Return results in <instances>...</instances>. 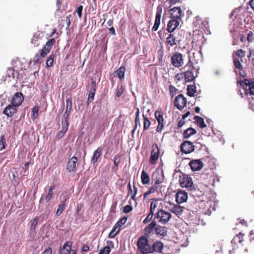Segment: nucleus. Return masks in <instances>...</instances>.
<instances>
[{
  "mask_svg": "<svg viewBox=\"0 0 254 254\" xmlns=\"http://www.w3.org/2000/svg\"><path fill=\"white\" fill-rule=\"evenodd\" d=\"M137 252L140 254H150L151 244L146 236L139 237L136 242Z\"/></svg>",
  "mask_w": 254,
  "mask_h": 254,
  "instance_id": "obj_1",
  "label": "nucleus"
},
{
  "mask_svg": "<svg viewBox=\"0 0 254 254\" xmlns=\"http://www.w3.org/2000/svg\"><path fill=\"white\" fill-rule=\"evenodd\" d=\"M180 185L183 188H186L189 190H195V187L191 178L186 174H182L179 177Z\"/></svg>",
  "mask_w": 254,
  "mask_h": 254,
  "instance_id": "obj_2",
  "label": "nucleus"
},
{
  "mask_svg": "<svg viewBox=\"0 0 254 254\" xmlns=\"http://www.w3.org/2000/svg\"><path fill=\"white\" fill-rule=\"evenodd\" d=\"M171 217L172 215L170 212L161 209L156 213L155 218L158 223L166 224L170 221Z\"/></svg>",
  "mask_w": 254,
  "mask_h": 254,
  "instance_id": "obj_3",
  "label": "nucleus"
},
{
  "mask_svg": "<svg viewBox=\"0 0 254 254\" xmlns=\"http://www.w3.org/2000/svg\"><path fill=\"white\" fill-rule=\"evenodd\" d=\"M163 115L164 113L161 109L156 110L154 113L155 118L158 123L156 128V131L158 132H161L164 127L165 121Z\"/></svg>",
  "mask_w": 254,
  "mask_h": 254,
  "instance_id": "obj_4",
  "label": "nucleus"
},
{
  "mask_svg": "<svg viewBox=\"0 0 254 254\" xmlns=\"http://www.w3.org/2000/svg\"><path fill=\"white\" fill-rule=\"evenodd\" d=\"M163 7V6L162 4H159L157 7L155 22L154 25L152 28V31H156L158 29L160 24Z\"/></svg>",
  "mask_w": 254,
  "mask_h": 254,
  "instance_id": "obj_5",
  "label": "nucleus"
},
{
  "mask_svg": "<svg viewBox=\"0 0 254 254\" xmlns=\"http://www.w3.org/2000/svg\"><path fill=\"white\" fill-rule=\"evenodd\" d=\"M171 64L175 67H180L184 64V60L182 54L175 53L171 57Z\"/></svg>",
  "mask_w": 254,
  "mask_h": 254,
  "instance_id": "obj_6",
  "label": "nucleus"
},
{
  "mask_svg": "<svg viewBox=\"0 0 254 254\" xmlns=\"http://www.w3.org/2000/svg\"><path fill=\"white\" fill-rule=\"evenodd\" d=\"M63 197V200H62L60 202V204L58 205V209L56 212V215L57 216H60L65 210V206L68 203V201L69 197L66 194H62L61 197Z\"/></svg>",
  "mask_w": 254,
  "mask_h": 254,
  "instance_id": "obj_7",
  "label": "nucleus"
},
{
  "mask_svg": "<svg viewBox=\"0 0 254 254\" xmlns=\"http://www.w3.org/2000/svg\"><path fill=\"white\" fill-rule=\"evenodd\" d=\"M181 151L186 154H190L194 150L193 143L190 141H185L181 145Z\"/></svg>",
  "mask_w": 254,
  "mask_h": 254,
  "instance_id": "obj_8",
  "label": "nucleus"
},
{
  "mask_svg": "<svg viewBox=\"0 0 254 254\" xmlns=\"http://www.w3.org/2000/svg\"><path fill=\"white\" fill-rule=\"evenodd\" d=\"M159 149L157 144H153L152 146V150L149 160L151 164H156L159 158Z\"/></svg>",
  "mask_w": 254,
  "mask_h": 254,
  "instance_id": "obj_9",
  "label": "nucleus"
},
{
  "mask_svg": "<svg viewBox=\"0 0 254 254\" xmlns=\"http://www.w3.org/2000/svg\"><path fill=\"white\" fill-rule=\"evenodd\" d=\"M187 102V99L183 94H180L175 98L174 105L179 110H182L186 106Z\"/></svg>",
  "mask_w": 254,
  "mask_h": 254,
  "instance_id": "obj_10",
  "label": "nucleus"
},
{
  "mask_svg": "<svg viewBox=\"0 0 254 254\" xmlns=\"http://www.w3.org/2000/svg\"><path fill=\"white\" fill-rule=\"evenodd\" d=\"M72 103L71 98H68L66 100V110L63 117V122L68 123L69 116L72 111Z\"/></svg>",
  "mask_w": 254,
  "mask_h": 254,
  "instance_id": "obj_11",
  "label": "nucleus"
},
{
  "mask_svg": "<svg viewBox=\"0 0 254 254\" xmlns=\"http://www.w3.org/2000/svg\"><path fill=\"white\" fill-rule=\"evenodd\" d=\"M188 66H191V69L188 70L184 72V77L186 82H191L195 78V76H194L193 74L194 68L192 66V64H190V62L188 63L185 67Z\"/></svg>",
  "mask_w": 254,
  "mask_h": 254,
  "instance_id": "obj_12",
  "label": "nucleus"
},
{
  "mask_svg": "<svg viewBox=\"0 0 254 254\" xmlns=\"http://www.w3.org/2000/svg\"><path fill=\"white\" fill-rule=\"evenodd\" d=\"M24 100V96L22 93L16 92L15 93L11 98V104L18 107L21 103L23 102Z\"/></svg>",
  "mask_w": 254,
  "mask_h": 254,
  "instance_id": "obj_13",
  "label": "nucleus"
},
{
  "mask_svg": "<svg viewBox=\"0 0 254 254\" xmlns=\"http://www.w3.org/2000/svg\"><path fill=\"white\" fill-rule=\"evenodd\" d=\"M188 198V193L185 190H179L175 195L176 202L178 204L186 202Z\"/></svg>",
  "mask_w": 254,
  "mask_h": 254,
  "instance_id": "obj_14",
  "label": "nucleus"
},
{
  "mask_svg": "<svg viewBox=\"0 0 254 254\" xmlns=\"http://www.w3.org/2000/svg\"><path fill=\"white\" fill-rule=\"evenodd\" d=\"M17 107L12 104L7 105L2 111V114L5 115L8 117H12L17 112Z\"/></svg>",
  "mask_w": 254,
  "mask_h": 254,
  "instance_id": "obj_15",
  "label": "nucleus"
},
{
  "mask_svg": "<svg viewBox=\"0 0 254 254\" xmlns=\"http://www.w3.org/2000/svg\"><path fill=\"white\" fill-rule=\"evenodd\" d=\"M171 18L181 19L183 16V12L180 7H174L170 10Z\"/></svg>",
  "mask_w": 254,
  "mask_h": 254,
  "instance_id": "obj_16",
  "label": "nucleus"
},
{
  "mask_svg": "<svg viewBox=\"0 0 254 254\" xmlns=\"http://www.w3.org/2000/svg\"><path fill=\"white\" fill-rule=\"evenodd\" d=\"M189 165L191 168V169L193 171H198L201 170L203 166V162L198 159L192 160L190 161Z\"/></svg>",
  "mask_w": 254,
  "mask_h": 254,
  "instance_id": "obj_17",
  "label": "nucleus"
},
{
  "mask_svg": "<svg viewBox=\"0 0 254 254\" xmlns=\"http://www.w3.org/2000/svg\"><path fill=\"white\" fill-rule=\"evenodd\" d=\"M156 227V222L155 221H152L144 229V235L143 236H146L147 237L149 238L151 234L154 231L155 232Z\"/></svg>",
  "mask_w": 254,
  "mask_h": 254,
  "instance_id": "obj_18",
  "label": "nucleus"
},
{
  "mask_svg": "<svg viewBox=\"0 0 254 254\" xmlns=\"http://www.w3.org/2000/svg\"><path fill=\"white\" fill-rule=\"evenodd\" d=\"M164 245L163 243L159 241H156L151 244V252L150 254H152L154 252L160 253L162 252Z\"/></svg>",
  "mask_w": 254,
  "mask_h": 254,
  "instance_id": "obj_19",
  "label": "nucleus"
},
{
  "mask_svg": "<svg viewBox=\"0 0 254 254\" xmlns=\"http://www.w3.org/2000/svg\"><path fill=\"white\" fill-rule=\"evenodd\" d=\"M77 162V158L75 156H73L69 159L66 166V169L69 172L75 171Z\"/></svg>",
  "mask_w": 254,
  "mask_h": 254,
  "instance_id": "obj_20",
  "label": "nucleus"
},
{
  "mask_svg": "<svg viewBox=\"0 0 254 254\" xmlns=\"http://www.w3.org/2000/svg\"><path fill=\"white\" fill-rule=\"evenodd\" d=\"M179 19L172 18L169 20L167 30L168 32L172 33L179 25L180 22L178 21Z\"/></svg>",
  "mask_w": 254,
  "mask_h": 254,
  "instance_id": "obj_21",
  "label": "nucleus"
},
{
  "mask_svg": "<svg viewBox=\"0 0 254 254\" xmlns=\"http://www.w3.org/2000/svg\"><path fill=\"white\" fill-rule=\"evenodd\" d=\"M184 207L180 205V204H174L173 206L170 209V211L175 214L177 216L180 217L181 215L184 210Z\"/></svg>",
  "mask_w": 254,
  "mask_h": 254,
  "instance_id": "obj_22",
  "label": "nucleus"
},
{
  "mask_svg": "<svg viewBox=\"0 0 254 254\" xmlns=\"http://www.w3.org/2000/svg\"><path fill=\"white\" fill-rule=\"evenodd\" d=\"M240 60L238 58H237L233 57V63L235 66L239 70V74L243 77L245 76V74L243 70V65H242Z\"/></svg>",
  "mask_w": 254,
  "mask_h": 254,
  "instance_id": "obj_23",
  "label": "nucleus"
},
{
  "mask_svg": "<svg viewBox=\"0 0 254 254\" xmlns=\"http://www.w3.org/2000/svg\"><path fill=\"white\" fill-rule=\"evenodd\" d=\"M62 129L59 131L56 135L57 139L62 138L64 136L65 133L67 132L69 126V123L62 121Z\"/></svg>",
  "mask_w": 254,
  "mask_h": 254,
  "instance_id": "obj_24",
  "label": "nucleus"
},
{
  "mask_svg": "<svg viewBox=\"0 0 254 254\" xmlns=\"http://www.w3.org/2000/svg\"><path fill=\"white\" fill-rule=\"evenodd\" d=\"M155 234L157 235H160L163 237L165 236L167 234V228L156 224Z\"/></svg>",
  "mask_w": 254,
  "mask_h": 254,
  "instance_id": "obj_25",
  "label": "nucleus"
},
{
  "mask_svg": "<svg viewBox=\"0 0 254 254\" xmlns=\"http://www.w3.org/2000/svg\"><path fill=\"white\" fill-rule=\"evenodd\" d=\"M166 43L170 47H174L177 45V40L174 34L170 33L166 38Z\"/></svg>",
  "mask_w": 254,
  "mask_h": 254,
  "instance_id": "obj_26",
  "label": "nucleus"
},
{
  "mask_svg": "<svg viewBox=\"0 0 254 254\" xmlns=\"http://www.w3.org/2000/svg\"><path fill=\"white\" fill-rule=\"evenodd\" d=\"M102 148L99 147L96 150L94 151L93 155L91 159V161L93 163H95L97 162L98 159L101 157L102 155Z\"/></svg>",
  "mask_w": 254,
  "mask_h": 254,
  "instance_id": "obj_27",
  "label": "nucleus"
},
{
  "mask_svg": "<svg viewBox=\"0 0 254 254\" xmlns=\"http://www.w3.org/2000/svg\"><path fill=\"white\" fill-rule=\"evenodd\" d=\"M96 91V83L95 81H93L92 83V86L91 87L89 93L88 94V103L91 102L94 100V97Z\"/></svg>",
  "mask_w": 254,
  "mask_h": 254,
  "instance_id": "obj_28",
  "label": "nucleus"
},
{
  "mask_svg": "<svg viewBox=\"0 0 254 254\" xmlns=\"http://www.w3.org/2000/svg\"><path fill=\"white\" fill-rule=\"evenodd\" d=\"M107 244L109 245L108 246H105L102 248L98 254H109L111 252V248L110 247V246H112V247L114 246L113 242L111 241H107Z\"/></svg>",
  "mask_w": 254,
  "mask_h": 254,
  "instance_id": "obj_29",
  "label": "nucleus"
},
{
  "mask_svg": "<svg viewBox=\"0 0 254 254\" xmlns=\"http://www.w3.org/2000/svg\"><path fill=\"white\" fill-rule=\"evenodd\" d=\"M196 132L197 131L195 129L192 127H189L184 131L183 136L185 138H188L190 136L196 134Z\"/></svg>",
  "mask_w": 254,
  "mask_h": 254,
  "instance_id": "obj_30",
  "label": "nucleus"
},
{
  "mask_svg": "<svg viewBox=\"0 0 254 254\" xmlns=\"http://www.w3.org/2000/svg\"><path fill=\"white\" fill-rule=\"evenodd\" d=\"M194 120H195V124L197 125L200 128H203L206 127V125L204 123V120L202 118L198 116H195L194 117Z\"/></svg>",
  "mask_w": 254,
  "mask_h": 254,
  "instance_id": "obj_31",
  "label": "nucleus"
},
{
  "mask_svg": "<svg viewBox=\"0 0 254 254\" xmlns=\"http://www.w3.org/2000/svg\"><path fill=\"white\" fill-rule=\"evenodd\" d=\"M71 248V244L70 242H66L63 248L61 249L60 254H67L70 251Z\"/></svg>",
  "mask_w": 254,
  "mask_h": 254,
  "instance_id": "obj_32",
  "label": "nucleus"
},
{
  "mask_svg": "<svg viewBox=\"0 0 254 254\" xmlns=\"http://www.w3.org/2000/svg\"><path fill=\"white\" fill-rule=\"evenodd\" d=\"M141 182L143 185H148L150 183V177L149 175L143 170L141 175Z\"/></svg>",
  "mask_w": 254,
  "mask_h": 254,
  "instance_id": "obj_33",
  "label": "nucleus"
},
{
  "mask_svg": "<svg viewBox=\"0 0 254 254\" xmlns=\"http://www.w3.org/2000/svg\"><path fill=\"white\" fill-rule=\"evenodd\" d=\"M196 87L193 85H189L187 87V94L190 97H194L196 93Z\"/></svg>",
  "mask_w": 254,
  "mask_h": 254,
  "instance_id": "obj_34",
  "label": "nucleus"
},
{
  "mask_svg": "<svg viewBox=\"0 0 254 254\" xmlns=\"http://www.w3.org/2000/svg\"><path fill=\"white\" fill-rule=\"evenodd\" d=\"M152 200L153 201L151 202L150 204V211L154 213V211L158 206V199L156 198H153Z\"/></svg>",
  "mask_w": 254,
  "mask_h": 254,
  "instance_id": "obj_35",
  "label": "nucleus"
},
{
  "mask_svg": "<svg viewBox=\"0 0 254 254\" xmlns=\"http://www.w3.org/2000/svg\"><path fill=\"white\" fill-rule=\"evenodd\" d=\"M120 228L117 227L115 225L113 228L112 231L110 232L108 237L109 238H114L116 235L120 231Z\"/></svg>",
  "mask_w": 254,
  "mask_h": 254,
  "instance_id": "obj_36",
  "label": "nucleus"
},
{
  "mask_svg": "<svg viewBox=\"0 0 254 254\" xmlns=\"http://www.w3.org/2000/svg\"><path fill=\"white\" fill-rule=\"evenodd\" d=\"M244 234L242 233V232H240L238 235H237L235 237H234L233 239V241L236 243H242V242L244 241Z\"/></svg>",
  "mask_w": 254,
  "mask_h": 254,
  "instance_id": "obj_37",
  "label": "nucleus"
},
{
  "mask_svg": "<svg viewBox=\"0 0 254 254\" xmlns=\"http://www.w3.org/2000/svg\"><path fill=\"white\" fill-rule=\"evenodd\" d=\"M56 57V55L54 54H52L48 58L46 61V66L48 67H50L53 66L54 59Z\"/></svg>",
  "mask_w": 254,
  "mask_h": 254,
  "instance_id": "obj_38",
  "label": "nucleus"
},
{
  "mask_svg": "<svg viewBox=\"0 0 254 254\" xmlns=\"http://www.w3.org/2000/svg\"><path fill=\"white\" fill-rule=\"evenodd\" d=\"M143 130H147L151 125V122L147 119L146 117L143 114Z\"/></svg>",
  "mask_w": 254,
  "mask_h": 254,
  "instance_id": "obj_39",
  "label": "nucleus"
},
{
  "mask_svg": "<svg viewBox=\"0 0 254 254\" xmlns=\"http://www.w3.org/2000/svg\"><path fill=\"white\" fill-rule=\"evenodd\" d=\"M125 70V67L124 66H121L117 70L116 72L119 78H120V79L124 78Z\"/></svg>",
  "mask_w": 254,
  "mask_h": 254,
  "instance_id": "obj_40",
  "label": "nucleus"
},
{
  "mask_svg": "<svg viewBox=\"0 0 254 254\" xmlns=\"http://www.w3.org/2000/svg\"><path fill=\"white\" fill-rule=\"evenodd\" d=\"M39 107L38 106L34 107L32 109L31 118L35 120L39 117Z\"/></svg>",
  "mask_w": 254,
  "mask_h": 254,
  "instance_id": "obj_41",
  "label": "nucleus"
},
{
  "mask_svg": "<svg viewBox=\"0 0 254 254\" xmlns=\"http://www.w3.org/2000/svg\"><path fill=\"white\" fill-rule=\"evenodd\" d=\"M235 53L236 56L240 59L241 62H243L242 58H244L245 56V51L241 49H239L237 50Z\"/></svg>",
  "mask_w": 254,
  "mask_h": 254,
  "instance_id": "obj_42",
  "label": "nucleus"
},
{
  "mask_svg": "<svg viewBox=\"0 0 254 254\" xmlns=\"http://www.w3.org/2000/svg\"><path fill=\"white\" fill-rule=\"evenodd\" d=\"M55 186H51L48 190V193L46 196V200L47 202L50 201L53 195V190L55 189Z\"/></svg>",
  "mask_w": 254,
  "mask_h": 254,
  "instance_id": "obj_43",
  "label": "nucleus"
},
{
  "mask_svg": "<svg viewBox=\"0 0 254 254\" xmlns=\"http://www.w3.org/2000/svg\"><path fill=\"white\" fill-rule=\"evenodd\" d=\"M158 189V187L156 186V185H153L149 189V190L146 191L144 194V198H145L147 195L149 194L155 192L157 189Z\"/></svg>",
  "mask_w": 254,
  "mask_h": 254,
  "instance_id": "obj_44",
  "label": "nucleus"
},
{
  "mask_svg": "<svg viewBox=\"0 0 254 254\" xmlns=\"http://www.w3.org/2000/svg\"><path fill=\"white\" fill-rule=\"evenodd\" d=\"M55 43L56 40L54 38H52L46 42L44 47H45L47 49H50V50H51L52 47L54 45Z\"/></svg>",
  "mask_w": 254,
  "mask_h": 254,
  "instance_id": "obj_45",
  "label": "nucleus"
},
{
  "mask_svg": "<svg viewBox=\"0 0 254 254\" xmlns=\"http://www.w3.org/2000/svg\"><path fill=\"white\" fill-rule=\"evenodd\" d=\"M127 219V217L124 216L121 219H120V220H119L115 225L117 226V227H118V228H120L122 226H123L126 223Z\"/></svg>",
  "mask_w": 254,
  "mask_h": 254,
  "instance_id": "obj_46",
  "label": "nucleus"
},
{
  "mask_svg": "<svg viewBox=\"0 0 254 254\" xmlns=\"http://www.w3.org/2000/svg\"><path fill=\"white\" fill-rule=\"evenodd\" d=\"M201 22L202 24H204V25L206 26L207 25L208 23L206 21L202 22L201 19H200V17L199 16H196L195 17V20L194 21V24L195 25V26H198V28H200V23Z\"/></svg>",
  "mask_w": 254,
  "mask_h": 254,
  "instance_id": "obj_47",
  "label": "nucleus"
},
{
  "mask_svg": "<svg viewBox=\"0 0 254 254\" xmlns=\"http://www.w3.org/2000/svg\"><path fill=\"white\" fill-rule=\"evenodd\" d=\"M153 215H154V213L150 211L149 213L147 215L146 217L143 221V222H142L144 224H146L148 223L149 222H150L152 220Z\"/></svg>",
  "mask_w": 254,
  "mask_h": 254,
  "instance_id": "obj_48",
  "label": "nucleus"
},
{
  "mask_svg": "<svg viewBox=\"0 0 254 254\" xmlns=\"http://www.w3.org/2000/svg\"><path fill=\"white\" fill-rule=\"evenodd\" d=\"M42 56L40 55L36 54L33 57V61L34 64H40L41 62Z\"/></svg>",
  "mask_w": 254,
  "mask_h": 254,
  "instance_id": "obj_49",
  "label": "nucleus"
},
{
  "mask_svg": "<svg viewBox=\"0 0 254 254\" xmlns=\"http://www.w3.org/2000/svg\"><path fill=\"white\" fill-rule=\"evenodd\" d=\"M124 91V88L122 86H118L116 91V95L118 97H120Z\"/></svg>",
  "mask_w": 254,
  "mask_h": 254,
  "instance_id": "obj_50",
  "label": "nucleus"
},
{
  "mask_svg": "<svg viewBox=\"0 0 254 254\" xmlns=\"http://www.w3.org/2000/svg\"><path fill=\"white\" fill-rule=\"evenodd\" d=\"M38 217H36L34 219V220L32 221V224L31 225V230H35V228L38 224Z\"/></svg>",
  "mask_w": 254,
  "mask_h": 254,
  "instance_id": "obj_51",
  "label": "nucleus"
},
{
  "mask_svg": "<svg viewBox=\"0 0 254 254\" xmlns=\"http://www.w3.org/2000/svg\"><path fill=\"white\" fill-rule=\"evenodd\" d=\"M254 39V31H250L248 34L247 40L252 42Z\"/></svg>",
  "mask_w": 254,
  "mask_h": 254,
  "instance_id": "obj_52",
  "label": "nucleus"
},
{
  "mask_svg": "<svg viewBox=\"0 0 254 254\" xmlns=\"http://www.w3.org/2000/svg\"><path fill=\"white\" fill-rule=\"evenodd\" d=\"M158 59L159 60V62H162L163 58L164 55V51L163 50V48H162L158 51Z\"/></svg>",
  "mask_w": 254,
  "mask_h": 254,
  "instance_id": "obj_53",
  "label": "nucleus"
},
{
  "mask_svg": "<svg viewBox=\"0 0 254 254\" xmlns=\"http://www.w3.org/2000/svg\"><path fill=\"white\" fill-rule=\"evenodd\" d=\"M50 49H47L45 47H43L41 52V56L42 57H45L50 52Z\"/></svg>",
  "mask_w": 254,
  "mask_h": 254,
  "instance_id": "obj_54",
  "label": "nucleus"
},
{
  "mask_svg": "<svg viewBox=\"0 0 254 254\" xmlns=\"http://www.w3.org/2000/svg\"><path fill=\"white\" fill-rule=\"evenodd\" d=\"M133 209L132 206L130 205H126L123 209V212L125 213H128L131 211Z\"/></svg>",
  "mask_w": 254,
  "mask_h": 254,
  "instance_id": "obj_55",
  "label": "nucleus"
},
{
  "mask_svg": "<svg viewBox=\"0 0 254 254\" xmlns=\"http://www.w3.org/2000/svg\"><path fill=\"white\" fill-rule=\"evenodd\" d=\"M83 10V6L80 5L78 6L77 9L76 10V12H77L79 18H81L82 17V11Z\"/></svg>",
  "mask_w": 254,
  "mask_h": 254,
  "instance_id": "obj_56",
  "label": "nucleus"
},
{
  "mask_svg": "<svg viewBox=\"0 0 254 254\" xmlns=\"http://www.w3.org/2000/svg\"><path fill=\"white\" fill-rule=\"evenodd\" d=\"M7 72V75L9 78H10L11 77H12L13 78H14L15 76L14 74V70L12 68H8Z\"/></svg>",
  "mask_w": 254,
  "mask_h": 254,
  "instance_id": "obj_57",
  "label": "nucleus"
},
{
  "mask_svg": "<svg viewBox=\"0 0 254 254\" xmlns=\"http://www.w3.org/2000/svg\"><path fill=\"white\" fill-rule=\"evenodd\" d=\"M133 188H134V193L133 194L131 195V198L135 201L136 200V198H135V195L137 192V188H136V187L135 186V185L134 183H133Z\"/></svg>",
  "mask_w": 254,
  "mask_h": 254,
  "instance_id": "obj_58",
  "label": "nucleus"
},
{
  "mask_svg": "<svg viewBox=\"0 0 254 254\" xmlns=\"http://www.w3.org/2000/svg\"><path fill=\"white\" fill-rule=\"evenodd\" d=\"M194 144L195 145H193V146H194V149L196 148L199 150L202 147V145H201L200 142L198 141V140H196L195 141H194Z\"/></svg>",
  "mask_w": 254,
  "mask_h": 254,
  "instance_id": "obj_59",
  "label": "nucleus"
},
{
  "mask_svg": "<svg viewBox=\"0 0 254 254\" xmlns=\"http://www.w3.org/2000/svg\"><path fill=\"white\" fill-rule=\"evenodd\" d=\"M184 77V74L182 73H177L175 75V79L178 81L181 80Z\"/></svg>",
  "mask_w": 254,
  "mask_h": 254,
  "instance_id": "obj_60",
  "label": "nucleus"
},
{
  "mask_svg": "<svg viewBox=\"0 0 254 254\" xmlns=\"http://www.w3.org/2000/svg\"><path fill=\"white\" fill-rule=\"evenodd\" d=\"M169 91L170 92V94H172V98L174 96V92L175 91H176V90H177V89L173 85H170L169 86Z\"/></svg>",
  "mask_w": 254,
  "mask_h": 254,
  "instance_id": "obj_61",
  "label": "nucleus"
},
{
  "mask_svg": "<svg viewBox=\"0 0 254 254\" xmlns=\"http://www.w3.org/2000/svg\"><path fill=\"white\" fill-rule=\"evenodd\" d=\"M120 162V159L118 155H116L114 157V164L115 166H117Z\"/></svg>",
  "mask_w": 254,
  "mask_h": 254,
  "instance_id": "obj_62",
  "label": "nucleus"
},
{
  "mask_svg": "<svg viewBox=\"0 0 254 254\" xmlns=\"http://www.w3.org/2000/svg\"><path fill=\"white\" fill-rule=\"evenodd\" d=\"M250 93L254 95V84H249Z\"/></svg>",
  "mask_w": 254,
  "mask_h": 254,
  "instance_id": "obj_63",
  "label": "nucleus"
},
{
  "mask_svg": "<svg viewBox=\"0 0 254 254\" xmlns=\"http://www.w3.org/2000/svg\"><path fill=\"white\" fill-rule=\"evenodd\" d=\"M52 248L50 247H49L48 248L46 249L42 254H52Z\"/></svg>",
  "mask_w": 254,
  "mask_h": 254,
  "instance_id": "obj_64",
  "label": "nucleus"
}]
</instances>
